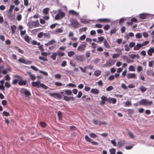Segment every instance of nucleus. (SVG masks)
I'll use <instances>...</instances> for the list:
<instances>
[{
    "mask_svg": "<svg viewBox=\"0 0 154 154\" xmlns=\"http://www.w3.org/2000/svg\"><path fill=\"white\" fill-rule=\"evenodd\" d=\"M2 114L5 116H10V114L9 112H8L6 111H4L3 112Z\"/></svg>",
    "mask_w": 154,
    "mask_h": 154,
    "instance_id": "obj_55",
    "label": "nucleus"
},
{
    "mask_svg": "<svg viewBox=\"0 0 154 154\" xmlns=\"http://www.w3.org/2000/svg\"><path fill=\"white\" fill-rule=\"evenodd\" d=\"M135 43L134 42H131L130 43L129 46L131 48H132L135 46Z\"/></svg>",
    "mask_w": 154,
    "mask_h": 154,
    "instance_id": "obj_61",
    "label": "nucleus"
},
{
    "mask_svg": "<svg viewBox=\"0 0 154 154\" xmlns=\"http://www.w3.org/2000/svg\"><path fill=\"white\" fill-rule=\"evenodd\" d=\"M87 29V28L86 27L82 28L79 29V32H85L86 31Z\"/></svg>",
    "mask_w": 154,
    "mask_h": 154,
    "instance_id": "obj_51",
    "label": "nucleus"
},
{
    "mask_svg": "<svg viewBox=\"0 0 154 154\" xmlns=\"http://www.w3.org/2000/svg\"><path fill=\"white\" fill-rule=\"evenodd\" d=\"M110 26L109 25L107 24L105 25L103 27L104 30L107 31L110 28Z\"/></svg>",
    "mask_w": 154,
    "mask_h": 154,
    "instance_id": "obj_53",
    "label": "nucleus"
},
{
    "mask_svg": "<svg viewBox=\"0 0 154 154\" xmlns=\"http://www.w3.org/2000/svg\"><path fill=\"white\" fill-rule=\"evenodd\" d=\"M136 36L137 38H140L142 37V35L140 33H137L136 34Z\"/></svg>",
    "mask_w": 154,
    "mask_h": 154,
    "instance_id": "obj_64",
    "label": "nucleus"
},
{
    "mask_svg": "<svg viewBox=\"0 0 154 154\" xmlns=\"http://www.w3.org/2000/svg\"><path fill=\"white\" fill-rule=\"evenodd\" d=\"M152 53H154V48H150L147 51L148 54L151 56L152 55Z\"/></svg>",
    "mask_w": 154,
    "mask_h": 154,
    "instance_id": "obj_17",
    "label": "nucleus"
},
{
    "mask_svg": "<svg viewBox=\"0 0 154 154\" xmlns=\"http://www.w3.org/2000/svg\"><path fill=\"white\" fill-rule=\"evenodd\" d=\"M8 17L11 20H12L15 18V16L12 13H9L8 14Z\"/></svg>",
    "mask_w": 154,
    "mask_h": 154,
    "instance_id": "obj_29",
    "label": "nucleus"
},
{
    "mask_svg": "<svg viewBox=\"0 0 154 154\" xmlns=\"http://www.w3.org/2000/svg\"><path fill=\"white\" fill-rule=\"evenodd\" d=\"M101 100L104 101L108 102L109 98H108L105 96H103L101 97Z\"/></svg>",
    "mask_w": 154,
    "mask_h": 154,
    "instance_id": "obj_50",
    "label": "nucleus"
},
{
    "mask_svg": "<svg viewBox=\"0 0 154 154\" xmlns=\"http://www.w3.org/2000/svg\"><path fill=\"white\" fill-rule=\"evenodd\" d=\"M127 78L128 79H136L137 74L134 73H129L127 75Z\"/></svg>",
    "mask_w": 154,
    "mask_h": 154,
    "instance_id": "obj_12",
    "label": "nucleus"
},
{
    "mask_svg": "<svg viewBox=\"0 0 154 154\" xmlns=\"http://www.w3.org/2000/svg\"><path fill=\"white\" fill-rule=\"evenodd\" d=\"M64 100L66 101H69L70 100L74 101L75 98L74 97H68L67 96H64L63 97Z\"/></svg>",
    "mask_w": 154,
    "mask_h": 154,
    "instance_id": "obj_14",
    "label": "nucleus"
},
{
    "mask_svg": "<svg viewBox=\"0 0 154 154\" xmlns=\"http://www.w3.org/2000/svg\"><path fill=\"white\" fill-rule=\"evenodd\" d=\"M31 25L33 27H37L39 26V23L38 20L31 22Z\"/></svg>",
    "mask_w": 154,
    "mask_h": 154,
    "instance_id": "obj_13",
    "label": "nucleus"
},
{
    "mask_svg": "<svg viewBox=\"0 0 154 154\" xmlns=\"http://www.w3.org/2000/svg\"><path fill=\"white\" fill-rule=\"evenodd\" d=\"M15 48L19 52L21 53V54H23V50L20 48H19L17 46L15 47Z\"/></svg>",
    "mask_w": 154,
    "mask_h": 154,
    "instance_id": "obj_37",
    "label": "nucleus"
},
{
    "mask_svg": "<svg viewBox=\"0 0 154 154\" xmlns=\"http://www.w3.org/2000/svg\"><path fill=\"white\" fill-rule=\"evenodd\" d=\"M69 14H72L75 16H78L79 14L77 12L72 10L69 11Z\"/></svg>",
    "mask_w": 154,
    "mask_h": 154,
    "instance_id": "obj_27",
    "label": "nucleus"
},
{
    "mask_svg": "<svg viewBox=\"0 0 154 154\" xmlns=\"http://www.w3.org/2000/svg\"><path fill=\"white\" fill-rule=\"evenodd\" d=\"M128 114L130 116L132 115L133 114V110L132 109H128Z\"/></svg>",
    "mask_w": 154,
    "mask_h": 154,
    "instance_id": "obj_45",
    "label": "nucleus"
},
{
    "mask_svg": "<svg viewBox=\"0 0 154 154\" xmlns=\"http://www.w3.org/2000/svg\"><path fill=\"white\" fill-rule=\"evenodd\" d=\"M141 47H142L141 44H137L136 45H135L134 48V49L136 51L138 50H139Z\"/></svg>",
    "mask_w": 154,
    "mask_h": 154,
    "instance_id": "obj_19",
    "label": "nucleus"
},
{
    "mask_svg": "<svg viewBox=\"0 0 154 154\" xmlns=\"http://www.w3.org/2000/svg\"><path fill=\"white\" fill-rule=\"evenodd\" d=\"M143 70V68L142 66H139L137 68V70L138 72H140Z\"/></svg>",
    "mask_w": 154,
    "mask_h": 154,
    "instance_id": "obj_48",
    "label": "nucleus"
},
{
    "mask_svg": "<svg viewBox=\"0 0 154 154\" xmlns=\"http://www.w3.org/2000/svg\"><path fill=\"white\" fill-rule=\"evenodd\" d=\"M40 126L42 128H45L47 125L44 122H41L40 123Z\"/></svg>",
    "mask_w": 154,
    "mask_h": 154,
    "instance_id": "obj_41",
    "label": "nucleus"
},
{
    "mask_svg": "<svg viewBox=\"0 0 154 154\" xmlns=\"http://www.w3.org/2000/svg\"><path fill=\"white\" fill-rule=\"evenodd\" d=\"M79 68L80 69V70H81L82 72H84L85 73L86 72V68H87L86 67H85L84 68V69H83L82 68V67L81 66H79Z\"/></svg>",
    "mask_w": 154,
    "mask_h": 154,
    "instance_id": "obj_52",
    "label": "nucleus"
},
{
    "mask_svg": "<svg viewBox=\"0 0 154 154\" xmlns=\"http://www.w3.org/2000/svg\"><path fill=\"white\" fill-rule=\"evenodd\" d=\"M63 28H59L57 29H55V32L56 33H62L63 32Z\"/></svg>",
    "mask_w": 154,
    "mask_h": 154,
    "instance_id": "obj_32",
    "label": "nucleus"
},
{
    "mask_svg": "<svg viewBox=\"0 0 154 154\" xmlns=\"http://www.w3.org/2000/svg\"><path fill=\"white\" fill-rule=\"evenodd\" d=\"M125 143V141L124 140H120L117 143L118 146L119 147H120L124 146Z\"/></svg>",
    "mask_w": 154,
    "mask_h": 154,
    "instance_id": "obj_16",
    "label": "nucleus"
},
{
    "mask_svg": "<svg viewBox=\"0 0 154 154\" xmlns=\"http://www.w3.org/2000/svg\"><path fill=\"white\" fill-rule=\"evenodd\" d=\"M101 73V72L99 70H96L94 71V74L96 76H99Z\"/></svg>",
    "mask_w": 154,
    "mask_h": 154,
    "instance_id": "obj_31",
    "label": "nucleus"
},
{
    "mask_svg": "<svg viewBox=\"0 0 154 154\" xmlns=\"http://www.w3.org/2000/svg\"><path fill=\"white\" fill-rule=\"evenodd\" d=\"M57 55L59 56H63L64 55V53L63 52H58Z\"/></svg>",
    "mask_w": 154,
    "mask_h": 154,
    "instance_id": "obj_63",
    "label": "nucleus"
},
{
    "mask_svg": "<svg viewBox=\"0 0 154 154\" xmlns=\"http://www.w3.org/2000/svg\"><path fill=\"white\" fill-rule=\"evenodd\" d=\"M84 44H80L77 48V50L79 51L82 52L85 51L87 47V43L85 42Z\"/></svg>",
    "mask_w": 154,
    "mask_h": 154,
    "instance_id": "obj_4",
    "label": "nucleus"
},
{
    "mask_svg": "<svg viewBox=\"0 0 154 154\" xmlns=\"http://www.w3.org/2000/svg\"><path fill=\"white\" fill-rule=\"evenodd\" d=\"M27 82V81L26 79L24 80H21L19 81L18 84L20 85H25Z\"/></svg>",
    "mask_w": 154,
    "mask_h": 154,
    "instance_id": "obj_21",
    "label": "nucleus"
},
{
    "mask_svg": "<svg viewBox=\"0 0 154 154\" xmlns=\"http://www.w3.org/2000/svg\"><path fill=\"white\" fill-rule=\"evenodd\" d=\"M44 36L45 38H51V35L50 33H44Z\"/></svg>",
    "mask_w": 154,
    "mask_h": 154,
    "instance_id": "obj_35",
    "label": "nucleus"
},
{
    "mask_svg": "<svg viewBox=\"0 0 154 154\" xmlns=\"http://www.w3.org/2000/svg\"><path fill=\"white\" fill-rule=\"evenodd\" d=\"M32 84L33 86L39 88L40 84V82L39 81H38L36 82H32Z\"/></svg>",
    "mask_w": 154,
    "mask_h": 154,
    "instance_id": "obj_23",
    "label": "nucleus"
},
{
    "mask_svg": "<svg viewBox=\"0 0 154 154\" xmlns=\"http://www.w3.org/2000/svg\"><path fill=\"white\" fill-rule=\"evenodd\" d=\"M18 61L19 63H21L26 64H30L32 63V61H26L25 59L23 57L20 58L18 60Z\"/></svg>",
    "mask_w": 154,
    "mask_h": 154,
    "instance_id": "obj_9",
    "label": "nucleus"
},
{
    "mask_svg": "<svg viewBox=\"0 0 154 154\" xmlns=\"http://www.w3.org/2000/svg\"><path fill=\"white\" fill-rule=\"evenodd\" d=\"M71 24L75 29L79 28L81 25L78 21L75 20H73L71 21Z\"/></svg>",
    "mask_w": 154,
    "mask_h": 154,
    "instance_id": "obj_5",
    "label": "nucleus"
},
{
    "mask_svg": "<svg viewBox=\"0 0 154 154\" xmlns=\"http://www.w3.org/2000/svg\"><path fill=\"white\" fill-rule=\"evenodd\" d=\"M21 94H24L26 97H29L31 95V94L30 92L24 88H22L20 91Z\"/></svg>",
    "mask_w": 154,
    "mask_h": 154,
    "instance_id": "obj_7",
    "label": "nucleus"
},
{
    "mask_svg": "<svg viewBox=\"0 0 154 154\" xmlns=\"http://www.w3.org/2000/svg\"><path fill=\"white\" fill-rule=\"evenodd\" d=\"M147 16V15L145 14H142L140 15L139 17L141 19H144L146 18Z\"/></svg>",
    "mask_w": 154,
    "mask_h": 154,
    "instance_id": "obj_30",
    "label": "nucleus"
},
{
    "mask_svg": "<svg viewBox=\"0 0 154 154\" xmlns=\"http://www.w3.org/2000/svg\"><path fill=\"white\" fill-rule=\"evenodd\" d=\"M102 25L101 24H96L94 26V28H101L102 27Z\"/></svg>",
    "mask_w": 154,
    "mask_h": 154,
    "instance_id": "obj_54",
    "label": "nucleus"
},
{
    "mask_svg": "<svg viewBox=\"0 0 154 154\" xmlns=\"http://www.w3.org/2000/svg\"><path fill=\"white\" fill-rule=\"evenodd\" d=\"M27 74L29 75L30 76V78L31 80H34L35 79L36 77L34 75L32 74L30 72H27Z\"/></svg>",
    "mask_w": 154,
    "mask_h": 154,
    "instance_id": "obj_20",
    "label": "nucleus"
},
{
    "mask_svg": "<svg viewBox=\"0 0 154 154\" xmlns=\"http://www.w3.org/2000/svg\"><path fill=\"white\" fill-rule=\"evenodd\" d=\"M85 138L86 140L88 142H90L93 145H97L98 143L97 142H95L91 138H89L87 135H86L85 137Z\"/></svg>",
    "mask_w": 154,
    "mask_h": 154,
    "instance_id": "obj_8",
    "label": "nucleus"
},
{
    "mask_svg": "<svg viewBox=\"0 0 154 154\" xmlns=\"http://www.w3.org/2000/svg\"><path fill=\"white\" fill-rule=\"evenodd\" d=\"M54 13L56 14L55 17L56 20H59L61 19L65 16V14L61 9H59L57 11H55Z\"/></svg>",
    "mask_w": 154,
    "mask_h": 154,
    "instance_id": "obj_1",
    "label": "nucleus"
},
{
    "mask_svg": "<svg viewBox=\"0 0 154 154\" xmlns=\"http://www.w3.org/2000/svg\"><path fill=\"white\" fill-rule=\"evenodd\" d=\"M74 57V59L77 61L83 62L85 60V58L82 55H76Z\"/></svg>",
    "mask_w": 154,
    "mask_h": 154,
    "instance_id": "obj_3",
    "label": "nucleus"
},
{
    "mask_svg": "<svg viewBox=\"0 0 154 154\" xmlns=\"http://www.w3.org/2000/svg\"><path fill=\"white\" fill-rule=\"evenodd\" d=\"M149 42L148 41L143 42L142 44H141L142 46H146L148 44Z\"/></svg>",
    "mask_w": 154,
    "mask_h": 154,
    "instance_id": "obj_60",
    "label": "nucleus"
},
{
    "mask_svg": "<svg viewBox=\"0 0 154 154\" xmlns=\"http://www.w3.org/2000/svg\"><path fill=\"white\" fill-rule=\"evenodd\" d=\"M75 54V52L73 51H70L68 53V55L69 57H71Z\"/></svg>",
    "mask_w": 154,
    "mask_h": 154,
    "instance_id": "obj_46",
    "label": "nucleus"
},
{
    "mask_svg": "<svg viewBox=\"0 0 154 154\" xmlns=\"http://www.w3.org/2000/svg\"><path fill=\"white\" fill-rule=\"evenodd\" d=\"M129 70L131 71H135V67L132 65L130 66L129 68Z\"/></svg>",
    "mask_w": 154,
    "mask_h": 154,
    "instance_id": "obj_40",
    "label": "nucleus"
},
{
    "mask_svg": "<svg viewBox=\"0 0 154 154\" xmlns=\"http://www.w3.org/2000/svg\"><path fill=\"white\" fill-rule=\"evenodd\" d=\"M117 30L116 28H114L112 29L110 31V35H112V34L115 33L116 32Z\"/></svg>",
    "mask_w": 154,
    "mask_h": 154,
    "instance_id": "obj_36",
    "label": "nucleus"
},
{
    "mask_svg": "<svg viewBox=\"0 0 154 154\" xmlns=\"http://www.w3.org/2000/svg\"><path fill=\"white\" fill-rule=\"evenodd\" d=\"M116 150L114 148L111 149L109 150L110 153L111 154H115Z\"/></svg>",
    "mask_w": 154,
    "mask_h": 154,
    "instance_id": "obj_44",
    "label": "nucleus"
},
{
    "mask_svg": "<svg viewBox=\"0 0 154 154\" xmlns=\"http://www.w3.org/2000/svg\"><path fill=\"white\" fill-rule=\"evenodd\" d=\"M25 40L27 42L29 43L30 42V38L28 36H26L24 37Z\"/></svg>",
    "mask_w": 154,
    "mask_h": 154,
    "instance_id": "obj_57",
    "label": "nucleus"
},
{
    "mask_svg": "<svg viewBox=\"0 0 154 154\" xmlns=\"http://www.w3.org/2000/svg\"><path fill=\"white\" fill-rule=\"evenodd\" d=\"M152 101H148L146 99H142L139 101V103L142 105H151L152 104Z\"/></svg>",
    "mask_w": 154,
    "mask_h": 154,
    "instance_id": "obj_2",
    "label": "nucleus"
},
{
    "mask_svg": "<svg viewBox=\"0 0 154 154\" xmlns=\"http://www.w3.org/2000/svg\"><path fill=\"white\" fill-rule=\"evenodd\" d=\"M89 136L92 138H95L97 137V135L94 133H90L89 134Z\"/></svg>",
    "mask_w": 154,
    "mask_h": 154,
    "instance_id": "obj_33",
    "label": "nucleus"
},
{
    "mask_svg": "<svg viewBox=\"0 0 154 154\" xmlns=\"http://www.w3.org/2000/svg\"><path fill=\"white\" fill-rule=\"evenodd\" d=\"M140 89L142 92H145L147 90V88L143 86H140Z\"/></svg>",
    "mask_w": 154,
    "mask_h": 154,
    "instance_id": "obj_43",
    "label": "nucleus"
},
{
    "mask_svg": "<svg viewBox=\"0 0 154 154\" xmlns=\"http://www.w3.org/2000/svg\"><path fill=\"white\" fill-rule=\"evenodd\" d=\"M57 55V54L56 53H54L51 56V57L53 60H55L56 59Z\"/></svg>",
    "mask_w": 154,
    "mask_h": 154,
    "instance_id": "obj_39",
    "label": "nucleus"
},
{
    "mask_svg": "<svg viewBox=\"0 0 154 154\" xmlns=\"http://www.w3.org/2000/svg\"><path fill=\"white\" fill-rule=\"evenodd\" d=\"M64 92L66 95H72V91L70 90H64Z\"/></svg>",
    "mask_w": 154,
    "mask_h": 154,
    "instance_id": "obj_25",
    "label": "nucleus"
},
{
    "mask_svg": "<svg viewBox=\"0 0 154 154\" xmlns=\"http://www.w3.org/2000/svg\"><path fill=\"white\" fill-rule=\"evenodd\" d=\"M110 19L107 18L100 19L98 20V21L101 23H107L110 21Z\"/></svg>",
    "mask_w": 154,
    "mask_h": 154,
    "instance_id": "obj_15",
    "label": "nucleus"
},
{
    "mask_svg": "<svg viewBox=\"0 0 154 154\" xmlns=\"http://www.w3.org/2000/svg\"><path fill=\"white\" fill-rule=\"evenodd\" d=\"M113 89V87L111 85L108 86L106 88V91H109L112 90Z\"/></svg>",
    "mask_w": 154,
    "mask_h": 154,
    "instance_id": "obj_56",
    "label": "nucleus"
},
{
    "mask_svg": "<svg viewBox=\"0 0 154 154\" xmlns=\"http://www.w3.org/2000/svg\"><path fill=\"white\" fill-rule=\"evenodd\" d=\"M131 103L130 101H127L125 104V106L127 107H129L131 106Z\"/></svg>",
    "mask_w": 154,
    "mask_h": 154,
    "instance_id": "obj_42",
    "label": "nucleus"
},
{
    "mask_svg": "<svg viewBox=\"0 0 154 154\" xmlns=\"http://www.w3.org/2000/svg\"><path fill=\"white\" fill-rule=\"evenodd\" d=\"M11 29L12 32V34H14L15 33V30L17 29L16 26L14 25H13L11 26Z\"/></svg>",
    "mask_w": 154,
    "mask_h": 154,
    "instance_id": "obj_22",
    "label": "nucleus"
},
{
    "mask_svg": "<svg viewBox=\"0 0 154 154\" xmlns=\"http://www.w3.org/2000/svg\"><path fill=\"white\" fill-rule=\"evenodd\" d=\"M124 46L125 47V51H129L130 48L128 46V45H125Z\"/></svg>",
    "mask_w": 154,
    "mask_h": 154,
    "instance_id": "obj_62",
    "label": "nucleus"
},
{
    "mask_svg": "<svg viewBox=\"0 0 154 154\" xmlns=\"http://www.w3.org/2000/svg\"><path fill=\"white\" fill-rule=\"evenodd\" d=\"M41 55L44 57L40 56L38 58L41 60H42L44 61H47L48 59L47 58V53L45 52H42L41 53Z\"/></svg>",
    "mask_w": 154,
    "mask_h": 154,
    "instance_id": "obj_10",
    "label": "nucleus"
},
{
    "mask_svg": "<svg viewBox=\"0 0 154 154\" xmlns=\"http://www.w3.org/2000/svg\"><path fill=\"white\" fill-rule=\"evenodd\" d=\"M126 130L127 131L128 134L129 135L130 138L134 139V136L132 134V133L128 129H126Z\"/></svg>",
    "mask_w": 154,
    "mask_h": 154,
    "instance_id": "obj_24",
    "label": "nucleus"
},
{
    "mask_svg": "<svg viewBox=\"0 0 154 154\" xmlns=\"http://www.w3.org/2000/svg\"><path fill=\"white\" fill-rule=\"evenodd\" d=\"M44 36V33L43 32H39L37 35V37L39 38H42Z\"/></svg>",
    "mask_w": 154,
    "mask_h": 154,
    "instance_id": "obj_47",
    "label": "nucleus"
},
{
    "mask_svg": "<svg viewBox=\"0 0 154 154\" xmlns=\"http://www.w3.org/2000/svg\"><path fill=\"white\" fill-rule=\"evenodd\" d=\"M42 87L45 89H47L48 88V87L45 85L43 83L39 84V88Z\"/></svg>",
    "mask_w": 154,
    "mask_h": 154,
    "instance_id": "obj_38",
    "label": "nucleus"
},
{
    "mask_svg": "<svg viewBox=\"0 0 154 154\" xmlns=\"http://www.w3.org/2000/svg\"><path fill=\"white\" fill-rule=\"evenodd\" d=\"M49 10L48 8H45L43 9V12L45 14H47L48 13Z\"/></svg>",
    "mask_w": 154,
    "mask_h": 154,
    "instance_id": "obj_49",
    "label": "nucleus"
},
{
    "mask_svg": "<svg viewBox=\"0 0 154 154\" xmlns=\"http://www.w3.org/2000/svg\"><path fill=\"white\" fill-rule=\"evenodd\" d=\"M115 63V61L113 60L109 59L106 62V63L104 65V66L105 67L110 66L114 65Z\"/></svg>",
    "mask_w": 154,
    "mask_h": 154,
    "instance_id": "obj_6",
    "label": "nucleus"
},
{
    "mask_svg": "<svg viewBox=\"0 0 154 154\" xmlns=\"http://www.w3.org/2000/svg\"><path fill=\"white\" fill-rule=\"evenodd\" d=\"M58 24L57 23H55L54 24H52L50 26V28L51 29H53L55 28L56 25H58Z\"/></svg>",
    "mask_w": 154,
    "mask_h": 154,
    "instance_id": "obj_59",
    "label": "nucleus"
},
{
    "mask_svg": "<svg viewBox=\"0 0 154 154\" xmlns=\"http://www.w3.org/2000/svg\"><path fill=\"white\" fill-rule=\"evenodd\" d=\"M58 117L59 120H61L62 119V115L61 112L59 111L58 112Z\"/></svg>",
    "mask_w": 154,
    "mask_h": 154,
    "instance_id": "obj_34",
    "label": "nucleus"
},
{
    "mask_svg": "<svg viewBox=\"0 0 154 154\" xmlns=\"http://www.w3.org/2000/svg\"><path fill=\"white\" fill-rule=\"evenodd\" d=\"M91 92L94 94H97L99 93L98 90L96 89H92L91 91Z\"/></svg>",
    "mask_w": 154,
    "mask_h": 154,
    "instance_id": "obj_26",
    "label": "nucleus"
},
{
    "mask_svg": "<svg viewBox=\"0 0 154 154\" xmlns=\"http://www.w3.org/2000/svg\"><path fill=\"white\" fill-rule=\"evenodd\" d=\"M104 45L105 47L107 48H109L110 47V46L109 45L106 40L105 39L104 41Z\"/></svg>",
    "mask_w": 154,
    "mask_h": 154,
    "instance_id": "obj_28",
    "label": "nucleus"
},
{
    "mask_svg": "<svg viewBox=\"0 0 154 154\" xmlns=\"http://www.w3.org/2000/svg\"><path fill=\"white\" fill-rule=\"evenodd\" d=\"M49 94L51 96L56 98L60 99L62 97L61 95L59 93H49Z\"/></svg>",
    "mask_w": 154,
    "mask_h": 154,
    "instance_id": "obj_11",
    "label": "nucleus"
},
{
    "mask_svg": "<svg viewBox=\"0 0 154 154\" xmlns=\"http://www.w3.org/2000/svg\"><path fill=\"white\" fill-rule=\"evenodd\" d=\"M117 100L115 98H109L108 102L109 103H112V104H115Z\"/></svg>",
    "mask_w": 154,
    "mask_h": 154,
    "instance_id": "obj_18",
    "label": "nucleus"
},
{
    "mask_svg": "<svg viewBox=\"0 0 154 154\" xmlns=\"http://www.w3.org/2000/svg\"><path fill=\"white\" fill-rule=\"evenodd\" d=\"M104 38L103 36L99 37L98 38V39L99 42H102L104 40Z\"/></svg>",
    "mask_w": 154,
    "mask_h": 154,
    "instance_id": "obj_58",
    "label": "nucleus"
}]
</instances>
